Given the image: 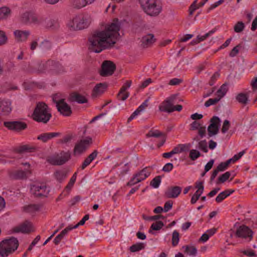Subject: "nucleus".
<instances>
[{
	"label": "nucleus",
	"instance_id": "nucleus-1",
	"mask_svg": "<svg viewBox=\"0 0 257 257\" xmlns=\"http://www.w3.org/2000/svg\"><path fill=\"white\" fill-rule=\"evenodd\" d=\"M121 23L117 19L105 25L102 30L96 31L88 38V49L100 53L113 47L119 36Z\"/></svg>",
	"mask_w": 257,
	"mask_h": 257
},
{
	"label": "nucleus",
	"instance_id": "nucleus-2",
	"mask_svg": "<svg viewBox=\"0 0 257 257\" xmlns=\"http://www.w3.org/2000/svg\"><path fill=\"white\" fill-rule=\"evenodd\" d=\"M51 116L48 106L46 103L43 102L37 103L32 114L34 120L46 123L50 120Z\"/></svg>",
	"mask_w": 257,
	"mask_h": 257
},
{
	"label": "nucleus",
	"instance_id": "nucleus-3",
	"mask_svg": "<svg viewBox=\"0 0 257 257\" xmlns=\"http://www.w3.org/2000/svg\"><path fill=\"white\" fill-rule=\"evenodd\" d=\"M144 11L151 16H157L162 11V6L157 0H139Z\"/></svg>",
	"mask_w": 257,
	"mask_h": 257
},
{
	"label": "nucleus",
	"instance_id": "nucleus-4",
	"mask_svg": "<svg viewBox=\"0 0 257 257\" xmlns=\"http://www.w3.org/2000/svg\"><path fill=\"white\" fill-rule=\"evenodd\" d=\"M91 22V16L87 14H82L75 17L69 26L73 30H80L88 28Z\"/></svg>",
	"mask_w": 257,
	"mask_h": 257
},
{
	"label": "nucleus",
	"instance_id": "nucleus-5",
	"mask_svg": "<svg viewBox=\"0 0 257 257\" xmlns=\"http://www.w3.org/2000/svg\"><path fill=\"white\" fill-rule=\"evenodd\" d=\"M18 240L15 237L3 240L0 243V256L7 257L14 252L18 248Z\"/></svg>",
	"mask_w": 257,
	"mask_h": 257
},
{
	"label": "nucleus",
	"instance_id": "nucleus-6",
	"mask_svg": "<svg viewBox=\"0 0 257 257\" xmlns=\"http://www.w3.org/2000/svg\"><path fill=\"white\" fill-rule=\"evenodd\" d=\"M43 20L42 16L37 15L32 11H26L20 16L21 22L25 25L40 26Z\"/></svg>",
	"mask_w": 257,
	"mask_h": 257
},
{
	"label": "nucleus",
	"instance_id": "nucleus-7",
	"mask_svg": "<svg viewBox=\"0 0 257 257\" xmlns=\"http://www.w3.org/2000/svg\"><path fill=\"white\" fill-rule=\"evenodd\" d=\"M70 159V152L69 151L67 152L63 151L53 156L48 157L47 160L48 163L53 165L61 166L65 164Z\"/></svg>",
	"mask_w": 257,
	"mask_h": 257
},
{
	"label": "nucleus",
	"instance_id": "nucleus-8",
	"mask_svg": "<svg viewBox=\"0 0 257 257\" xmlns=\"http://www.w3.org/2000/svg\"><path fill=\"white\" fill-rule=\"evenodd\" d=\"M151 167H146L134 175L133 177L127 183L128 186H133L148 178L151 173Z\"/></svg>",
	"mask_w": 257,
	"mask_h": 257
},
{
	"label": "nucleus",
	"instance_id": "nucleus-9",
	"mask_svg": "<svg viewBox=\"0 0 257 257\" xmlns=\"http://www.w3.org/2000/svg\"><path fill=\"white\" fill-rule=\"evenodd\" d=\"M92 143V138L90 137H87L85 139L81 140L75 146L73 150L74 155L82 154L85 151Z\"/></svg>",
	"mask_w": 257,
	"mask_h": 257
},
{
	"label": "nucleus",
	"instance_id": "nucleus-10",
	"mask_svg": "<svg viewBox=\"0 0 257 257\" xmlns=\"http://www.w3.org/2000/svg\"><path fill=\"white\" fill-rule=\"evenodd\" d=\"M42 18L44 20L40 26H44L50 30H56L59 28V22L57 18L53 16L46 17L44 16H42Z\"/></svg>",
	"mask_w": 257,
	"mask_h": 257
},
{
	"label": "nucleus",
	"instance_id": "nucleus-11",
	"mask_svg": "<svg viewBox=\"0 0 257 257\" xmlns=\"http://www.w3.org/2000/svg\"><path fill=\"white\" fill-rule=\"evenodd\" d=\"M31 193L36 197H47L49 190L44 184L33 185L31 187Z\"/></svg>",
	"mask_w": 257,
	"mask_h": 257
},
{
	"label": "nucleus",
	"instance_id": "nucleus-12",
	"mask_svg": "<svg viewBox=\"0 0 257 257\" xmlns=\"http://www.w3.org/2000/svg\"><path fill=\"white\" fill-rule=\"evenodd\" d=\"M27 71L30 73H42L48 71L47 61H38L34 65H29Z\"/></svg>",
	"mask_w": 257,
	"mask_h": 257
},
{
	"label": "nucleus",
	"instance_id": "nucleus-13",
	"mask_svg": "<svg viewBox=\"0 0 257 257\" xmlns=\"http://www.w3.org/2000/svg\"><path fill=\"white\" fill-rule=\"evenodd\" d=\"M115 69V65L112 62L105 60L101 65L100 75L103 77L111 75L114 73Z\"/></svg>",
	"mask_w": 257,
	"mask_h": 257
},
{
	"label": "nucleus",
	"instance_id": "nucleus-14",
	"mask_svg": "<svg viewBox=\"0 0 257 257\" xmlns=\"http://www.w3.org/2000/svg\"><path fill=\"white\" fill-rule=\"evenodd\" d=\"M4 126L8 130L20 132L26 129L27 125L25 122L20 121H7L4 122Z\"/></svg>",
	"mask_w": 257,
	"mask_h": 257
},
{
	"label": "nucleus",
	"instance_id": "nucleus-15",
	"mask_svg": "<svg viewBox=\"0 0 257 257\" xmlns=\"http://www.w3.org/2000/svg\"><path fill=\"white\" fill-rule=\"evenodd\" d=\"M210 124L207 128V131L209 137H211L218 134L220 119L218 117L214 116L210 119Z\"/></svg>",
	"mask_w": 257,
	"mask_h": 257
},
{
	"label": "nucleus",
	"instance_id": "nucleus-16",
	"mask_svg": "<svg viewBox=\"0 0 257 257\" xmlns=\"http://www.w3.org/2000/svg\"><path fill=\"white\" fill-rule=\"evenodd\" d=\"M175 99V96H171L165 100L159 106L161 111L170 113L173 112V104Z\"/></svg>",
	"mask_w": 257,
	"mask_h": 257
},
{
	"label": "nucleus",
	"instance_id": "nucleus-17",
	"mask_svg": "<svg viewBox=\"0 0 257 257\" xmlns=\"http://www.w3.org/2000/svg\"><path fill=\"white\" fill-rule=\"evenodd\" d=\"M34 231L32 224L27 221L19 226L14 227L12 230L13 233L22 232L23 233H28Z\"/></svg>",
	"mask_w": 257,
	"mask_h": 257
},
{
	"label": "nucleus",
	"instance_id": "nucleus-18",
	"mask_svg": "<svg viewBox=\"0 0 257 257\" xmlns=\"http://www.w3.org/2000/svg\"><path fill=\"white\" fill-rule=\"evenodd\" d=\"M235 234L238 237L248 238L249 240H250L252 237V231L245 225L240 226L237 228Z\"/></svg>",
	"mask_w": 257,
	"mask_h": 257
},
{
	"label": "nucleus",
	"instance_id": "nucleus-19",
	"mask_svg": "<svg viewBox=\"0 0 257 257\" xmlns=\"http://www.w3.org/2000/svg\"><path fill=\"white\" fill-rule=\"evenodd\" d=\"M56 107L58 110L63 115L70 116L72 113L70 106L64 101V99H60V101L57 102Z\"/></svg>",
	"mask_w": 257,
	"mask_h": 257
},
{
	"label": "nucleus",
	"instance_id": "nucleus-20",
	"mask_svg": "<svg viewBox=\"0 0 257 257\" xmlns=\"http://www.w3.org/2000/svg\"><path fill=\"white\" fill-rule=\"evenodd\" d=\"M12 102L7 99H0V114L8 115L12 111Z\"/></svg>",
	"mask_w": 257,
	"mask_h": 257
},
{
	"label": "nucleus",
	"instance_id": "nucleus-21",
	"mask_svg": "<svg viewBox=\"0 0 257 257\" xmlns=\"http://www.w3.org/2000/svg\"><path fill=\"white\" fill-rule=\"evenodd\" d=\"M48 71L52 73H61L65 71V69L59 62L53 60L47 61Z\"/></svg>",
	"mask_w": 257,
	"mask_h": 257
},
{
	"label": "nucleus",
	"instance_id": "nucleus-22",
	"mask_svg": "<svg viewBox=\"0 0 257 257\" xmlns=\"http://www.w3.org/2000/svg\"><path fill=\"white\" fill-rule=\"evenodd\" d=\"M182 188L178 186H173L167 188L165 192V196L168 198H176L181 193Z\"/></svg>",
	"mask_w": 257,
	"mask_h": 257
},
{
	"label": "nucleus",
	"instance_id": "nucleus-23",
	"mask_svg": "<svg viewBox=\"0 0 257 257\" xmlns=\"http://www.w3.org/2000/svg\"><path fill=\"white\" fill-rule=\"evenodd\" d=\"M156 39L153 34H148L144 36L141 39V46L143 48H148L151 46L155 42Z\"/></svg>",
	"mask_w": 257,
	"mask_h": 257
},
{
	"label": "nucleus",
	"instance_id": "nucleus-24",
	"mask_svg": "<svg viewBox=\"0 0 257 257\" xmlns=\"http://www.w3.org/2000/svg\"><path fill=\"white\" fill-rule=\"evenodd\" d=\"M28 173L30 174V171L28 170H25V171L16 170L10 174V177L13 179H24L27 178Z\"/></svg>",
	"mask_w": 257,
	"mask_h": 257
},
{
	"label": "nucleus",
	"instance_id": "nucleus-25",
	"mask_svg": "<svg viewBox=\"0 0 257 257\" xmlns=\"http://www.w3.org/2000/svg\"><path fill=\"white\" fill-rule=\"evenodd\" d=\"M15 39L18 42H23L27 40L30 35L29 31L16 30L14 32Z\"/></svg>",
	"mask_w": 257,
	"mask_h": 257
},
{
	"label": "nucleus",
	"instance_id": "nucleus-26",
	"mask_svg": "<svg viewBox=\"0 0 257 257\" xmlns=\"http://www.w3.org/2000/svg\"><path fill=\"white\" fill-rule=\"evenodd\" d=\"M107 87V85L105 83H100L96 84L93 89L92 96L95 97L102 94L105 91Z\"/></svg>",
	"mask_w": 257,
	"mask_h": 257
},
{
	"label": "nucleus",
	"instance_id": "nucleus-27",
	"mask_svg": "<svg viewBox=\"0 0 257 257\" xmlns=\"http://www.w3.org/2000/svg\"><path fill=\"white\" fill-rule=\"evenodd\" d=\"M60 135V133H44L39 135L37 137V139L42 141L43 142L45 143L51 139L55 137H58Z\"/></svg>",
	"mask_w": 257,
	"mask_h": 257
},
{
	"label": "nucleus",
	"instance_id": "nucleus-28",
	"mask_svg": "<svg viewBox=\"0 0 257 257\" xmlns=\"http://www.w3.org/2000/svg\"><path fill=\"white\" fill-rule=\"evenodd\" d=\"M70 100L71 101L77 102L78 103H84L87 102V99L83 95L76 93H72L70 95Z\"/></svg>",
	"mask_w": 257,
	"mask_h": 257
},
{
	"label": "nucleus",
	"instance_id": "nucleus-29",
	"mask_svg": "<svg viewBox=\"0 0 257 257\" xmlns=\"http://www.w3.org/2000/svg\"><path fill=\"white\" fill-rule=\"evenodd\" d=\"M98 152L94 150L91 154H90L84 161L81 166V169H84L87 166H88L91 162L97 157Z\"/></svg>",
	"mask_w": 257,
	"mask_h": 257
},
{
	"label": "nucleus",
	"instance_id": "nucleus-30",
	"mask_svg": "<svg viewBox=\"0 0 257 257\" xmlns=\"http://www.w3.org/2000/svg\"><path fill=\"white\" fill-rule=\"evenodd\" d=\"M234 192V190H225L218 195L215 198V201L217 203H220Z\"/></svg>",
	"mask_w": 257,
	"mask_h": 257
},
{
	"label": "nucleus",
	"instance_id": "nucleus-31",
	"mask_svg": "<svg viewBox=\"0 0 257 257\" xmlns=\"http://www.w3.org/2000/svg\"><path fill=\"white\" fill-rule=\"evenodd\" d=\"M52 43L47 39H45L41 42L39 47L43 51H47L52 48Z\"/></svg>",
	"mask_w": 257,
	"mask_h": 257
},
{
	"label": "nucleus",
	"instance_id": "nucleus-32",
	"mask_svg": "<svg viewBox=\"0 0 257 257\" xmlns=\"http://www.w3.org/2000/svg\"><path fill=\"white\" fill-rule=\"evenodd\" d=\"M146 136L147 138L154 137L158 138L162 137H165V134L158 130L151 129L146 135Z\"/></svg>",
	"mask_w": 257,
	"mask_h": 257
},
{
	"label": "nucleus",
	"instance_id": "nucleus-33",
	"mask_svg": "<svg viewBox=\"0 0 257 257\" xmlns=\"http://www.w3.org/2000/svg\"><path fill=\"white\" fill-rule=\"evenodd\" d=\"M95 0H76L74 3V6L77 9H81L88 4H91Z\"/></svg>",
	"mask_w": 257,
	"mask_h": 257
},
{
	"label": "nucleus",
	"instance_id": "nucleus-34",
	"mask_svg": "<svg viewBox=\"0 0 257 257\" xmlns=\"http://www.w3.org/2000/svg\"><path fill=\"white\" fill-rule=\"evenodd\" d=\"M55 178L59 182H61L67 176V174L63 170H57L54 174Z\"/></svg>",
	"mask_w": 257,
	"mask_h": 257
},
{
	"label": "nucleus",
	"instance_id": "nucleus-35",
	"mask_svg": "<svg viewBox=\"0 0 257 257\" xmlns=\"http://www.w3.org/2000/svg\"><path fill=\"white\" fill-rule=\"evenodd\" d=\"M236 100L240 103L245 105L247 103L248 99L246 94L239 93L236 96Z\"/></svg>",
	"mask_w": 257,
	"mask_h": 257
},
{
	"label": "nucleus",
	"instance_id": "nucleus-36",
	"mask_svg": "<svg viewBox=\"0 0 257 257\" xmlns=\"http://www.w3.org/2000/svg\"><path fill=\"white\" fill-rule=\"evenodd\" d=\"M228 91V87L226 84H222L220 88L216 92L217 97L221 99L226 93Z\"/></svg>",
	"mask_w": 257,
	"mask_h": 257
},
{
	"label": "nucleus",
	"instance_id": "nucleus-37",
	"mask_svg": "<svg viewBox=\"0 0 257 257\" xmlns=\"http://www.w3.org/2000/svg\"><path fill=\"white\" fill-rule=\"evenodd\" d=\"M185 248V253L189 255L195 256L197 254V249L194 246L185 245L183 247Z\"/></svg>",
	"mask_w": 257,
	"mask_h": 257
},
{
	"label": "nucleus",
	"instance_id": "nucleus-38",
	"mask_svg": "<svg viewBox=\"0 0 257 257\" xmlns=\"http://www.w3.org/2000/svg\"><path fill=\"white\" fill-rule=\"evenodd\" d=\"M145 247V244L143 242H139L132 245L130 247V250L131 252H135L139 251L141 250L144 249Z\"/></svg>",
	"mask_w": 257,
	"mask_h": 257
},
{
	"label": "nucleus",
	"instance_id": "nucleus-39",
	"mask_svg": "<svg viewBox=\"0 0 257 257\" xmlns=\"http://www.w3.org/2000/svg\"><path fill=\"white\" fill-rule=\"evenodd\" d=\"M163 226L164 223L161 221H158L153 223L151 226V228L149 230V232L153 234L154 233L153 232V230H159Z\"/></svg>",
	"mask_w": 257,
	"mask_h": 257
},
{
	"label": "nucleus",
	"instance_id": "nucleus-40",
	"mask_svg": "<svg viewBox=\"0 0 257 257\" xmlns=\"http://www.w3.org/2000/svg\"><path fill=\"white\" fill-rule=\"evenodd\" d=\"M146 108L142 104L131 114L127 119V122H131L136 116L139 115L141 112L143 111Z\"/></svg>",
	"mask_w": 257,
	"mask_h": 257
},
{
	"label": "nucleus",
	"instance_id": "nucleus-41",
	"mask_svg": "<svg viewBox=\"0 0 257 257\" xmlns=\"http://www.w3.org/2000/svg\"><path fill=\"white\" fill-rule=\"evenodd\" d=\"M41 206L38 204H31L25 207L26 212L29 213H34L39 210Z\"/></svg>",
	"mask_w": 257,
	"mask_h": 257
},
{
	"label": "nucleus",
	"instance_id": "nucleus-42",
	"mask_svg": "<svg viewBox=\"0 0 257 257\" xmlns=\"http://www.w3.org/2000/svg\"><path fill=\"white\" fill-rule=\"evenodd\" d=\"M10 14V10L7 7L0 8V20L6 19Z\"/></svg>",
	"mask_w": 257,
	"mask_h": 257
},
{
	"label": "nucleus",
	"instance_id": "nucleus-43",
	"mask_svg": "<svg viewBox=\"0 0 257 257\" xmlns=\"http://www.w3.org/2000/svg\"><path fill=\"white\" fill-rule=\"evenodd\" d=\"M161 182V177L158 176L155 177L150 182V186L154 188H157L159 187Z\"/></svg>",
	"mask_w": 257,
	"mask_h": 257
},
{
	"label": "nucleus",
	"instance_id": "nucleus-44",
	"mask_svg": "<svg viewBox=\"0 0 257 257\" xmlns=\"http://www.w3.org/2000/svg\"><path fill=\"white\" fill-rule=\"evenodd\" d=\"M230 175L231 174L229 172H226L223 174L218 178L216 184H218L225 182L228 179Z\"/></svg>",
	"mask_w": 257,
	"mask_h": 257
},
{
	"label": "nucleus",
	"instance_id": "nucleus-45",
	"mask_svg": "<svg viewBox=\"0 0 257 257\" xmlns=\"http://www.w3.org/2000/svg\"><path fill=\"white\" fill-rule=\"evenodd\" d=\"M198 148L199 150L203 151L204 153L208 152L207 141L205 140L199 141L198 144Z\"/></svg>",
	"mask_w": 257,
	"mask_h": 257
},
{
	"label": "nucleus",
	"instance_id": "nucleus-46",
	"mask_svg": "<svg viewBox=\"0 0 257 257\" xmlns=\"http://www.w3.org/2000/svg\"><path fill=\"white\" fill-rule=\"evenodd\" d=\"M201 156L200 153L197 150L192 149L190 151L189 158L192 161H195Z\"/></svg>",
	"mask_w": 257,
	"mask_h": 257
},
{
	"label": "nucleus",
	"instance_id": "nucleus-47",
	"mask_svg": "<svg viewBox=\"0 0 257 257\" xmlns=\"http://www.w3.org/2000/svg\"><path fill=\"white\" fill-rule=\"evenodd\" d=\"M179 241V234L177 231L175 230L172 234V245L175 246H176Z\"/></svg>",
	"mask_w": 257,
	"mask_h": 257
},
{
	"label": "nucleus",
	"instance_id": "nucleus-48",
	"mask_svg": "<svg viewBox=\"0 0 257 257\" xmlns=\"http://www.w3.org/2000/svg\"><path fill=\"white\" fill-rule=\"evenodd\" d=\"M245 26L243 22H238L234 26V30L236 33H240L244 29Z\"/></svg>",
	"mask_w": 257,
	"mask_h": 257
},
{
	"label": "nucleus",
	"instance_id": "nucleus-49",
	"mask_svg": "<svg viewBox=\"0 0 257 257\" xmlns=\"http://www.w3.org/2000/svg\"><path fill=\"white\" fill-rule=\"evenodd\" d=\"M220 100V98L216 97L215 98H210L205 103V106L206 107H209L211 105H214L217 103Z\"/></svg>",
	"mask_w": 257,
	"mask_h": 257
},
{
	"label": "nucleus",
	"instance_id": "nucleus-50",
	"mask_svg": "<svg viewBox=\"0 0 257 257\" xmlns=\"http://www.w3.org/2000/svg\"><path fill=\"white\" fill-rule=\"evenodd\" d=\"M215 32V30H212L210 31L208 33H207L203 36H199L198 35L197 38L198 40H199V43L201 41L205 40L207 38L211 36Z\"/></svg>",
	"mask_w": 257,
	"mask_h": 257
},
{
	"label": "nucleus",
	"instance_id": "nucleus-51",
	"mask_svg": "<svg viewBox=\"0 0 257 257\" xmlns=\"http://www.w3.org/2000/svg\"><path fill=\"white\" fill-rule=\"evenodd\" d=\"M230 126V122L228 120H225L222 125L221 132L225 134L229 130Z\"/></svg>",
	"mask_w": 257,
	"mask_h": 257
},
{
	"label": "nucleus",
	"instance_id": "nucleus-52",
	"mask_svg": "<svg viewBox=\"0 0 257 257\" xmlns=\"http://www.w3.org/2000/svg\"><path fill=\"white\" fill-rule=\"evenodd\" d=\"M132 84V81L128 80L126 81V82L123 84V85L120 88V90L119 91V95L121 94L123 92L126 91L127 89L130 88Z\"/></svg>",
	"mask_w": 257,
	"mask_h": 257
},
{
	"label": "nucleus",
	"instance_id": "nucleus-53",
	"mask_svg": "<svg viewBox=\"0 0 257 257\" xmlns=\"http://www.w3.org/2000/svg\"><path fill=\"white\" fill-rule=\"evenodd\" d=\"M7 42V37L3 31H0V46L5 44Z\"/></svg>",
	"mask_w": 257,
	"mask_h": 257
},
{
	"label": "nucleus",
	"instance_id": "nucleus-54",
	"mask_svg": "<svg viewBox=\"0 0 257 257\" xmlns=\"http://www.w3.org/2000/svg\"><path fill=\"white\" fill-rule=\"evenodd\" d=\"M76 175H77L76 173H75L73 174V175L72 176V177L70 179V180L69 182L68 183V185L66 186V188L67 189H71V188L73 186V185H74V183H75V182L76 181Z\"/></svg>",
	"mask_w": 257,
	"mask_h": 257
},
{
	"label": "nucleus",
	"instance_id": "nucleus-55",
	"mask_svg": "<svg viewBox=\"0 0 257 257\" xmlns=\"http://www.w3.org/2000/svg\"><path fill=\"white\" fill-rule=\"evenodd\" d=\"M197 2V0H195L193 3L191 4L189 8V15H192L193 13V12L197 10L198 8H199L200 7L197 6L196 4Z\"/></svg>",
	"mask_w": 257,
	"mask_h": 257
},
{
	"label": "nucleus",
	"instance_id": "nucleus-56",
	"mask_svg": "<svg viewBox=\"0 0 257 257\" xmlns=\"http://www.w3.org/2000/svg\"><path fill=\"white\" fill-rule=\"evenodd\" d=\"M179 147L180 148L181 152H184L188 151L191 148L190 144H179Z\"/></svg>",
	"mask_w": 257,
	"mask_h": 257
},
{
	"label": "nucleus",
	"instance_id": "nucleus-57",
	"mask_svg": "<svg viewBox=\"0 0 257 257\" xmlns=\"http://www.w3.org/2000/svg\"><path fill=\"white\" fill-rule=\"evenodd\" d=\"M173 206V201L171 200H169L167 201L164 206V211L165 212H167L172 209Z\"/></svg>",
	"mask_w": 257,
	"mask_h": 257
},
{
	"label": "nucleus",
	"instance_id": "nucleus-58",
	"mask_svg": "<svg viewBox=\"0 0 257 257\" xmlns=\"http://www.w3.org/2000/svg\"><path fill=\"white\" fill-rule=\"evenodd\" d=\"M241 47L240 45H237L235 47H234L229 53V56L231 57H233L235 56L239 52V48Z\"/></svg>",
	"mask_w": 257,
	"mask_h": 257
},
{
	"label": "nucleus",
	"instance_id": "nucleus-59",
	"mask_svg": "<svg viewBox=\"0 0 257 257\" xmlns=\"http://www.w3.org/2000/svg\"><path fill=\"white\" fill-rule=\"evenodd\" d=\"M182 82L183 80L182 79L175 78L171 79L169 81L168 84L170 85H177L180 84Z\"/></svg>",
	"mask_w": 257,
	"mask_h": 257
},
{
	"label": "nucleus",
	"instance_id": "nucleus-60",
	"mask_svg": "<svg viewBox=\"0 0 257 257\" xmlns=\"http://www.w3.org/2000/svg\"><path fill=\"white\" fill-rule=\"evenodd\" d=\"M129 93L126 91L123 92L121 94L119 95V93L117 95V98L120 100L124 101L127 99L129 96Z\"/></svg>",
	"mask_w": 257,
	"mask_h": 257
},
{
	"label": "nucleus",
	"instance_id": "nucleus-61",
	"mask_svg": "<svg viewBox=\"0 0 257 257\" xmlns=\"http://www.w3.org/2000/svg\"><path fill=\"white\" fill-rule=\"evenodd\" d=\"M219 74L218 72H215L213 74V75L211 76L210 81H209V84L210 86H212L215 83V81L219 77Z\"/></svg>",
	"mask_w": 257,
	"mask_h": 257
},
{
	"label": "nucleus",
	"instance_id": "nucleus-62",
	"mask_svg": "<svg viewBox=\"0 0 257 257\" xmlns=\"http://www.w3.org/2000/svg\"><path fill=\"white\" fill-rule=\"evenodd\" d=\"M89 215L88 214L85 215L77 224L74 226V227L76 228L79 226L83 225L85 223V221L89 219Z\"/></svg>",
	"mask_w": 257,
	"mask_h": 257
},
{
	"label": "nucleus",
	"instance_id": "nucleus-63",
	"mask_svg": "<svg viewBox=\"0 0 257 257\" xmlns=\"http://www.w3.org/2000/svg\"><path fill=\"white\" fill-rule=\"evenodd\" d=\"M173 168V165L171 163H167L163 168L162 171L165 172H170Z\"/></svg>",
	"mask_w": 257,
	"mask_h": 257
},
{
	"label": "nucleus",
	"instance_id": "nucleus-64",
	"mask_svg": "<svg viewBox=\"0 0 257 257\" xmlns=\"http://www.w3.org/2000/svg\"><path fill=\"white\" fill-rule=\"evenodd\" d=\"M228 165L226 164V163L225 162H222L217 167L216 169L219 171H223L227 169Z\"/></svg>",
	"mask_w": 257,
	"mask_h": 257
}]
</instances>
